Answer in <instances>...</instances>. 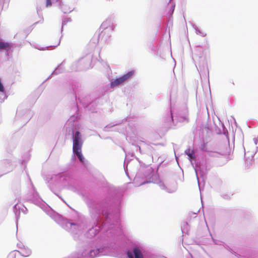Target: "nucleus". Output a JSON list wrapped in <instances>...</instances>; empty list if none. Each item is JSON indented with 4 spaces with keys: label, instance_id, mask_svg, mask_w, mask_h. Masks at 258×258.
<instances>
[{
    "label": "nucleus",
    "instance_id": "f257e3e1",
    "mask_svg": "<svg viewBox=\"0 0 258 258\" xmlns=\"http://www.w3.org/2000/svg\"><path fill=\"white\" fill-rule=\"evenodd\" d=\"M82 141L79 131L75 133L73 139V152L77 155L81 162H84V158L81 153Z\"/></svg>",
    "mask_w": 258,
    "mask_h": 258
},
{
    "label": "nucleus",
    "instance_id": "20e7f679",
    "mask_svg": "<svg viewBox=\"0 0 258 258\" xmlns=\"http://www.w3.org/2000/svg\"><path fill=\"white\" fill-rule=\"evenodd\" d=\"M185 153L188 156L190 161L195 158V151L193 149L188 148L185 151Z\"/></svg>",
    "mask_w": 258,
    "mask_h": 258
},
{
    "label": "nucleus",
    "instance_id": "39448f33",
    "mask_svg": "<svg viewBox=\"0 0 258 258\" xmlns=\"http://www.w3.org/2000/svg\"><path fill=\"white\" fill-rule=\"evenodd\" d=\"M9 43L0 41V49H6L9 48Z\"/></svg>",
    "mask_w": 258,
    "mask_h": 258
},
{
    "label": "nucleus",
    "instance_id": "0eeeda50",
    "mask_svg": "<svg viewBox=\"0 0 258 258\" xmlns=\"http://www.w3.org/2000/svg\"><path fill=\"white\" fill-rule=\"evenodd\" d=\"M51 5V3L50 0H46V6H50Z\"/></svg>",
    "mask_w": 258,
    "mask_h": 258
},
{
    "label": "nucleus",
    "instance_id": "1a4fd4ad",
    "mask_svg": "<svg viewBox=\"0 0 258 258\" xmlns=\"http://www.w3.org/2000/svg\"><path fill=\"white\" fill-rule=\"evenodd\" d=\"M11 258H16V257H15V256H11Z\"/></svg>",
    "mask_w": 258,
    "mask_h": 258
},
{
    "label": "nucleus",
    "instance_id": "f03ea898",
    "mask_svg": "<svg viewBox=\"0 0 258 258\" xmlns=\"http://www.w3.org/2000/svg\"><path fill=\"white\" fill-rule=\"evenodd\" d=\"M133 73L134 72L132 71L129 72L128 73L125 74L123 76L117 78L113 81H112L110 83L111 87L113 88L114 87L122 84L128 79H129L131 77L133 76Z\"/></svg>",
    "mask_w": 258,
    "mask_h": 258
},
{
    "label": "nucleus",
    "instance_id": "423d86ee",
    "mask_svg": "<svg viewBox=\"0 0 258 258\" xmlns=\"http://www.w3.org/2000/svg\"><path fill=\"white\" fill-rule=\"evenodd\" d=\"M62 9L64 13H68L72 11L71 9H69V10H67L65 9V7H62Z\"/></svg>",
    "mask_w": 258,
    "mask_h": 258
},
{
    "label": "nucleus",
    "instance_id": "7ed1b4c3",
    "mask_svg": "<svg viewBox=\"0 0 258 258\" xmlns=\"http://www.w3.org/2000/svg\"><path fill=\"white\" fill-rule=\"evenodd\" d=\"M135 257H134L133 253L131 251H128L127 254L128 258H144L143 254L138 247H135L133 250Z\"/></svg>",
    "mask_w": 258,
    "mask_h": 258
},
{
    "label": "nucleus",
    "instance_id": "6e6552de",
    "mask_svg": "<svg viewBox=\"0 0 258 258\" xmlns=\"http://www.w3.org/2000/svg\"><path fill=\"white\" fill-rule=\"evenodd\" d=\"M205 148H206V144L204 143L202 145V149L203 150H204Z\"/></svg>",
    "mask_w": 258,
    "mask_h": 258
}]
</instances>
